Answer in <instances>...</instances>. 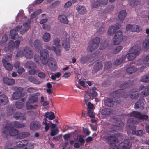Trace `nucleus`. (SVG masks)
Listing matches in <instances>:
<instances>
[{
  "label": "nucleus",
  "mask_w": 149,
  "mask_h": 149,
  "mask_svg": "<svg viewBox=\"0 0 149 149\" xmlns=\"http://www.w3.org/2000/svg\"><path fill=\"white\" fill-rule=\"evenodd\" d=\"M117 136V134L114 133L110 136H104L103 138L106 142L110 143V146L113 149H130L131 143L127 140H124L116 146L119 141Z\"/></svg>",
  "instance_id": "1"
},
{
  "label": "nucleus",
  "mask_w": 149,
  "mask_h": 149,
  "mask_svg": "<svg viewBox=\"0 0 149 149\" xmlns=\"http://www.w3.org/2000/svg\"><path fill=\"white\" fill-rule=\"evenodd\" d=\"M40 59L43 64L46 65L48 63V65L52 71H54L57 68L56 62L53 58L51 57L49 58V53L48 51L46 49L41 50L40 53Z\"/></svg>",
  "instance_id": "2"
},
{
  "label": "nucleus",
  "mask_w": 149,
  "mask_h": 149,
  "mask_svg": "<svg viewBox=\"0 0 149 149\" xmlns=\"http://www.w3.org/2000/svg\"><path fill=\"white\" fill-rule=\"evenodd\" d=\"M13 123L6 124L2 129L3 136L4 137H7L8 135V133L11 136H17L19 133L17 129H13Z\"/></svg>",
  "instance_id": "3"
},
{
  "label": "nucleus",
  "mask_w": 149,
  "mask_h": 149,
  "mask_svg": "<svg viewBox=\"0 0 149 149\" xmlns=\"http://www.w3.org/2000/svg\"><path fill=\"white\" fill-rule=\"evenodd\" d=\"M140 50L139 47L135 45L130 48L129 53L126 55V57L129 60H132L139 54Z\"/></svg>",
  "instance_id": "4"
},
{
  "label": "nucleus",
  "mask_w": 149,
  "mask_h": 149,
  "mask_svg": "<svg viewBox=\"0 0 149 149\" xmlns=\"http://www.w3.org/2000/svg\"><path fill=\"white\" fill-rule=\"evenodd\" d=\"M38 101V98L37 97L32 96L28 98L26 104V107L27 110L34 109L37 108L38 105L36 104L34 105L32 104L37 103Z\"/></svg>",
  "instance_id": "5"
},
{
  "label": "nucleus",
  "mask_w": 149,
  "mask_h": 149,
  "mask_svg": "<svg viewBox=\"0 0 149 149\" xmlns=\"http://www.w3.org/2000/svg\"><path fill=\"white\" fill-rule=\"evenodd\" d=\"M100 40V38L98 37H96L91 40L88 47V51L92 52L97 49L99 46Z\"/></svg>",
  "instance_id": "6"
},
{
  "label": "nucleus",
  "mask_w": 149,
  "mask_h": 149,
  "mask_svg": "<svg viewBox=\"0 0 149 149\" xmlns=\"http://www.w3.org/2000/svg\"><path fill=\"white\" fill-rule=\"evenodd\" d=\"M16 145L21 148L20 149H33L34 148L33 144H29L28 141L25 140L17 142Z\"/></svg>",
  "instance_id": "7"
},
{
  "label": "nucleus",
  "mask_w": 149,
  "mask_h": 149,
  "mask_svg": "<svg viewBox=\"0 0 149 149\" xmlns=\"http://www.w3.org/2000/svg\"><path fill=\"white\" fill-rule=\"evenodd\" d=\"M133 84V82L130 80L125 82L123 84H121L120 86V89L116 91L111 92V93H124V89L131 86Z\"/></svg>",
  "instance_id": "8"
},
{
  "label": "nucleus",
  "mask_w": 149,
  "mask_h": 149,
  "mask_svg": "<svg viewBox=\"0 0 149 149\" xmlns=\"http://www.w3.org/2000/svg\"><path fill=\"white\" fill-rule=\"evenodd\" d=\"M114 39L113 43L115 45H118L123 40L122 33L121 31L119 30L116 33Z\"/></svg>",
  "instance_id": "9"
},
{
  "label": "nucleus",
  "mask_w": 149,
  "mask_h": 149,
  "mask_svg": "<svg viewBox=\"0 0 149 149\" xmlns=\"http://www.w3.org/2000/svg\"><path fill=\"white\" fill-rule=\"evenodd\" d=\"M129 115L130 116H133L137 118L140 119L144 120H147L148 118L147 115H142L141 113L137 111H133L130 113Z\"/></svg>",
  "instance_id": "10"
},
{
  "label": "nucleus",
  "mask_w": 149,
  "mask_h": 149,
  "mask_svg": "<svg viewBox=\"0 0 149 149\" xmlns=\"http://www.w3.org/2000/svg\"><path fill=\"white\" fill-rule=\"evenodd\" d=\"M127 31H130L132 32H139L141 31V28L138 25L128 24L126 26Z\"/></svg>",
  "instance_id": "11"
},
{
  "label": "nucleus",
  "mask_w": 149,
  "mask_h": 149,
  "mask_svg": "<svg viewBox=\"0 0 149 149\" xmlns=\"http://www.w3.org/2000/svg\"><path fill=\"white\" fill-rule=\"evenodd\" d=\"M24 56L28 59H30L33 57V52L31 49L28 47H25L23 49Z\"/></svg>",
  "instance_id": "12"
},
{
  "label": "nucleus",
  "mask_w": 149,
  "mask_h": 149,
  "mask_svg": "<svg viewBox=\"0 0 149 149\" xmlns=\"http://www.w3.org/2000/svg\"><path fill=\"white\" fill-rule=\"evenodd\" d=\"M121 27V25L117 24L110 26L108 29V33L110 36L113 35L116 31Z\"/></svg>",
  "instance_id": "13"
},
{
  "label": "nucleus",
  "mask_w": 149,
  "mask_h": 149,
  "mask_svg": "<svg viewBox=\"0 0 149 149\" xmlns=\"http://www.w3.org/2000/svg\"><path fill=\"white\" fill-rule=\"evenodd\" d=\"M20 43V41L18 40H17L15 42L10 40L8 46V49L10 51H13L15 47H18L19 46Z\"/></svg>",
  "instance_id": "14"
},
{
  "label": "nucleus",
  "mask_w": 149,
  "mask_h": 149,
  "mask_svg": "<svg viewBox=\"0 0 149 149\" xmlns=\"http://www.w3.org/2000/svg\"><path fill=\"white\" fill-rule=\"evenodd\" d=\"M41 126V123L39 121H33L30 123V129L32 131H36L39 129Z\"/></svg>",
  "instance_id": "15"
},
{
  "label": "nucleus",
  "mask_w": 149,
  "mask_h": 149,
  "mask_svg": "<svg viewBox=\"0 0 149 149\" xmlns=\"http://www.w3.org/2000/svg\"><path fill=\"white\" fill-rule=\"evenodd\" d=\"M22 27V26L19 25L17 26L15 29H12L10 31V37L12 39H15V36L17 35V32L19 31Z\"/></svg>",
  "instance_id": "16"
},
{
  "label": "nucleus",
  "mask_w": 149,
  "mask_h": 149,
  "mask_svg": "<svg viewBox=\"0 0 149 149\" xmlns=\"http://www.w3.org/2000/svg\"><path fill=\"white\" fill-rule=\"evenodd\" d=\"M8 102L7 97L5 94L0 95V106H3L6 105Z\"/></svg>",
  "instance_id": "17"
},
{
  "label": "nucleus",
  "mask_w": 149,
  "mask_h": 149,
  "mask_svg": "<svg viewBox=\"0 0 149 149\" xmlns=\"http://www.w3.org/2000/svg\"><path fill=\"white\" fill-rule=\"evenodd\" d=\"M30 134L29 132H19L17 136V138L19 139H22L29 137Z\"/></svg>",
  "instance_id": "18"
},
{
  "label": "nucleus",
  "mask_w": 149,
  "mask_h": 149,
  "mask_svg": "<svg viewBox=\"0 0 149 149\" xmlns=\"http://www.w3.org/2000/svg\"><path fill=\"white\" fill-rule=\"evenodd\" d=\"M45 47L48 50H53L58 56L61 55V49L58 48V50H57V47L56 48L54 46H50L48 45H46L45 46Z\"/></svg>",
  "instance_id": "19"
},
{
  "label": "nucleus",
  "mask_w": 149,
  "mask_h": 149,
  "mask_svg": "<svg viewBox=\"0 0 149 149\" xmlns=\"http://www.w3.org/2000/svg\"><path fill=\"white\" fill-rule=\"evenodd\" d=\"M33 45L35 48L37 50H39L42 48V43L40 40H35L34 42Z\"/></svg>",
  "instance_id": "20"
},
{
  "label": "nucleus",
  "mask_w": 149,
  "mask_h": 149,
  "mask_svg": "<svg viewBox=\"0 0 149 149\" xmlns=\"http://www.w3.org/2000/svg\"><path fill=\"white\" fill-rule=\"evenodd\" d=\"M3 81L4 84L9 85H13L15 83V81L14 79H9L7 77H4Z\"/></svg>",
  "instance_id": "21"
},
{
  "label": "nucleus",
  "mask_w": 149,
  "mask_h": 149,
  "mask_svg": "<svg viewBox=\"0 0 149 149\" xmlns=\"http://www.w3.org/2000/svg\"><path fill=\"white\" fill-rule=\"evenodd\" d=\"M13 117L16 120L20 119L22 121L26 120V119L22 113L18 112H16L13 115Z\"/></svg>",
  "instance_id": "22"
},
{
  "label": "nucleus",
  "mask_w": 149,
  "mask_h": 149,
  "mask_svg": "<svg viewBox=\"0 0 149 149\" xmlns=\"http://www.w3.org/2000/svg\"><path fill=\"white\" fill-rule=\"evenodd\" d=\"M25 68L30 69H35L36 68V64L31 61H29L25 63L24 65Z\"/></svg>",
  "instance_id": "23"
},
{
  "label": "nucleus",
  "mask_w": 149,
  "mask_h": 149,
  "mask_svg": "<svg viewBox=\"0 0 149 149\" xmlns=\"http://www.w3.org/2000/svg\"><path fill=\"white\" fill-rule=\"evenodd\" d=\"M58 19L61 23L66 24H68V20L65 15H59L58 17Z\"/></svg>",
  "instance_id": "24"
},
{
  "label": "nucleus",
  "mask_w": 149,
  "mask_h": 149,
  "mask_svg": "<svg viewBox=\"0 0 149 149\" xmlns=\"http://www.w3.org/2000/svg\"><path fill=\"white\" fill-rule=\"evenodd\" d=\"M76 9L77 10L78 12L80 14L83 15L86 12V10L84 6L79 5L76 7Z\"/></svg>",
  "instance_id": "25"
},
{
  "label": "nucleus",
  "mask_w": 149,
  "mask_h": 149,
  "mask_svg": "<svg viewBox=\"0 0 149 149\" xmlns=\"http://www.w3.org/2000/svg\"><path fill=\"white\" fill-rule=\"evenodd\" d=\"M137 70V68L134 66H130L126 69V72L129 74H132L135 72Z\"/></svg>",
  "instance_id": "26"
},
{
  "label": "nucleus",
  "mask_w": 149,
  "mask_h": 149,
  "mask_svg": "<svg viewBox=\"0 0 149 149\" xmlns=\"http://www.w3.org/2000/svg\"><path fill=\"white\" fill-rule=\"evenodd\" d=\"M2 62L3 65L7 70H11L12 69V65L7 63L5 60H2Z\"/></svg>",
  "instance_id": "27"
},
{
  "label": "nucleus",
  "mask_w": 149,
  "mask_h": 149,
  "mask_svg": "<svg viewBox=\"0 0 149 149\" xmlns=\"http://www.w3.org/2000/svg\"><path fill=\"white\" fill-rule=\"evenodd\" d=\"M143 91L141 93H149V85L146 86L141 85L140 86L138 90L139 91Z\"/></svg>",
  "instance_id": "28"
},
{
  "label": "nucleus",
  "mask_w": 149,
  "mask_h": 149,
  "mask_svg": "<svg viewBox=\"0 0 149 149\" xmlns=\"http://www.w3.org/2000/svg\"><path fill=\"white\" fill-rule=\"evenodd\" d=\"M102 67V62L101 61L97 62L94 65V70L95 71H97L101 69Z\"/></svg>",
  "instance_id": "29"
},
{
  "label": "nucleus",
  "mask_w": 149,
  "mask_h": 149,
  "mask_svg": "<svg viewBox=\"0 0 149 149\" xmlns=\"http://www.w3.org/2000/svg\"><path fill=\"white\" fill-rule=\"evenodd\" d=\"M105 104L108 107H112L114 104V102L112 99L108 98L106 99L104 101Z\"/></svg>",
  "instance_id": "30"
},
{
  "label": "nucleus",
  "mask_w": 149,
  "mask_h": 149,
  "mask_svg": "<svg viewBox=\"0 0 149 149\" xmlns=\"http://www.w3.org/2000/svg\"><path fill=\"white\" fill-rule=\"evenodd\" d=\"M126 15V12L125 10H123L119 13L118 17L121 21H122Z\"/></svg>",
  "instance_id": "31"
},
{
  "label": "nucleus",
  "mask_w": 149,
  "mask_h": 149,
  "mask_svg": "<svg viewBox=\"0 0 149 149\" xmlns=\"http://www.w3.org/2000/svg\"><path fill=\"white\" fill-rule=\"evenodd\" d=\"M12 89L14 91L13 93H23L22 92L24 91L23 88L18 86H13L12 88Z\"/></svg>",
  "instance_id": "32"
},
{
  "label": "nucleus",
  "mask_w": 149,
  "mask_h": 149,
  "mask_svg": "<svg viewBox=\"0 0 149 149\" xmlns=\"http://www.w3.org/2000/svg\"><path fill=\"white\" fill-rule=\"evenodd\" d=\"M126 59L125 56L123 55L119 59H117L114 61V63L115 65H118L121 64L124 61H125Z\"/></svg>",
  "instance_id": "33"
},
{
  "label": "nucleus",
  "mask_w": 149,
  "mask_h": 149,
  "mask_svg": "<svg viewBox=\"0 0 149 149\" xmlns=\"http://www.w3.org/2000/svg\"><path fill=\"white\" fill-rule=\"evenodd\" d=\"M12 123H13V125H14V127L17 128H23L25 126L24 123H20L17 121H15Z\"/></svg>",
  "instance_id": "34"
},
{
  "label": "nucleus",
  "mask_w": 149,
  "mask_h": 149,
  "mask_svg": "<svg viewBox=\"0 0 149 149\" xmlns=\"http://www.w3.org/2000/svg\"><path fill=\"white\" fill-rule=\"evenodd\" d=\"M143 104L144 103L143 100H139L135 103L134 106L136 108H141V107H143Z\"/></svg>",
  "instance_id": "35"
},
{
  "label": "nucleus",
  "mask_w": 149,
  "mask_h": 149,
  "mask_svg": "<svg viewBox=\"0 0 149 149\" xmlns=\"http://www.w3.org/2000/svg\"><path fill=\"white\" fill-rule=\"evenodd\" d=\"M132 134L138 136H141L144 134V132L142 130H141L137 131L133 130L132 131Z\"/></svg>",
  "instance_id": "36"
},
{
  "label": "nucleus",
  "mask_w": 149,
  "mask_h": 149,
  "mask_svg": "<svg viewBox=\"0 0 149 149\" xmlns=\"http://www.w3.org/2000/svg\"><path fill=\"white\" fill-rule=\"evenodd\" d=\"M62 45L63 47L65 49L66 51L69 50V49L70 47V43L69 41L67 40L63 41Z\"/></svg>",
  "instance_id": "37"
},
{
  "label": "nucleus",
  "mask_w": 149,
  "mask_h": 149,
  "mask_svg": "<svg viewBox=\"0 0 149 149\" xmlns=\"http://www.w3.org/2000/svg\"><path fill=\"white\" fill-rule=\"evenodd\" d=\"M8 40V36L6 34H4L2 36L1 40L0 42V45L1 46L4 45Z\"/></svg>",
  "instance_id": "38"
},
{
  "label": "nucleus",
  "mask_w": 149,
  "mask_h": 149,
  "mask_svg": "<svg viewBox=\"0 0 149 149\" xmlns=\"http://www.w3.org/2000/svg\"><path fill=\"white\" fill-rule=\"evenodd\" d=\"M42 38L45 42H49L50 38V34L48 33H45L43 36Z\"/></svg>",
  "instance_id": "39"
},
{
  "label": "nucleus",
  "mask_w": 149,
  "mask_h": 149,
  "mask_svg": "<svg viewBox=\"0 0 149 149\" xmlns=\"http://www.w3.org/2000/svg\"><path fill=\"white\" fill-rule=\"evenodd\" d=\"M111 109L108 108H105L103 109L101 113L102 115H109L111 113Z\"/></svg>",
  "instance_id": "40"
},
{
  "label": "nucleus",
  "mask_w": 149,
  "mask_h": 149,
  "mask_svg": "<svg viewBox=\"0 0 149 149\" xmlns=\"http://www.w3.org/2000/svg\"><path fill=\"white\" fill-rule=\"evenodd\" d=\"M22 102H17L15 103V105L16 108L19 109H21L22 108L24 105L23 101L24 100V98L22 99Z\"/></svg>",
  "instance_id": "41"
},
{
  "label": "nucleus",
  "mask_w": 149,
  "mask_h": 149,
  "mask_svg": "<svg viewBox=\"0 0 149 149\" xmlns=\"http://www.w3.org/2000/svg\"><path fill=\"white\" fill-rule=\"evenodd\" d=\"M137 123L136 119L134 118H131L128 119L127 121V125L136 124Z\"/></svg>",
  "instance_id": "42"
},
{
  "label": "nucleus",
  "mask_w": 149,
  "mask_h": 149,
  "mask_svg": "<svg viewBox=\"0 0 149 149\" xmlns=\"http://www.w3.org/2000/svg\"><path fill=\"white\" fill-rule=\"evenodd\" d=\"M53 43L56 46V48L57 47V49H61V46L60 45H59V43L60 42V40L58 38L55 39L53 40ZM58 50V49H57Z\"/></svg>",
  "instance_id": "43"
},
{
  "label": "nucleus",
  "mask_w": 149,
  "mask_h": 149,
  "mask_svg": "<svg viewBox=\"0 0 149 149\" xmlns=\"http://www.w3.org/2000/svg\"><path fill=\"white\" fill-rule=\"evenodd\" d=\"M95 94H85V98L84 99V100L86 104H87V103L88 102L89 100L91 99V95H93Z\"/></svg>",
  "instance_id": "44"
},
{
  "label": "nucleus",
  "mask_w": 149,
  "mask_h": 149,
  "mask_svg": "<svg viewBox=\"0 0 149 149\" xmlns=\"http://www.w3.org/2000/svg\"><path fill=\"white\" fill-rule=\"evenodd\" d=\"M143 45L144 48L146 49L149 48V36L147 37L146 39L144 42Z\"/></svg>",
  "instance_id": "45"
},
{
  "label": "nucleus",
  "mask_w": 149,
  "mask_h": 149,
  "mask_svg": "<svg viewBox=\"0 0 149 149\" xmlns=\"http://www.w3.org/2000/svg\"><path fill=\"white\" fill-rule=\"evenodd\" d=\"M90 58L85 56L81 57L80 59V62L83 64L86 63L88 61H89Z\"/></svg>",
  "instance_id": "46"
},
{
  "label": "nucleus",
  "mask_w": 149,
  "mask_h": 149,
  "mask_svg": "<svg viewBox=\"0 0 149 149\" xmlns=\"http://www.w3.org/2000/svg\"><path fill=\"white\" fill-rule=\"evenodd\" d=\"M141 81L144 82H148L149 81V74L142 77Z\"/></svg>",
  "instance_id": "47"
},
{
  "label": "nucleus",
  "mask_w": 149,
  "mask_h": 149,
  "mask_svg": "<svg viewBox=\"0 0 149 149\" xmlns=\"http://www.w3.org/2000/svg\"><path fill=\"white\" fill-rule=\"evenodd\" d=\"M12 143L9 141H8L5 144V149H15V148H11Z\"/></svg>",
  "instance_id": "48"
},
{
  "label": "nucleus",
  "mask_w": 149,
  "mask_h": 149,
  "mask_svg": "<svg viewBox=\"0 0 149 149\" xmlns=\"http://www.w3.org/2000/svg\"><path fill=\"white\" fill-rule=\"evenodd\" d=\"M24 94H13L12 97L13 100H17Z\"/></svg>",
  "instance_id": "49"
},
{
  "label": "nucleus",
  "mask_w": 149,
  "mask_h": 149,
  "mask_svg": "<svg viewBox=\"0 0 149 149\" xmlns=\"http://www.w3.org/2000/svg\"><path fill=\"white\" fill-rule=\"evenodd\" d=\"M112 99L114 102L117 104L119 103L120 102V98L118 95H116L115 97L112 98Z\"/></svg>",
  "instance_id": "50"
},
{
  "label": "nucleus",
  "mask_w": 149,
  "mask_h": 149,
  "mask_svg": "<svg viewBox=\"0 0 149 149\" xmlns=\"http://www.w3.org/2000/svg\"><path fill=\"white\" fill-rule=\"evenodd\" d=\"M123 47L121 46H119L117 47L113 51V53L114 54H116L122 50Z\"/></svg>",
  "instance_id": "51"
},
{
  "label": "nucleus",
  "mask_w": 149,
  "mask_h": 149,
  "mask_svg": "<svg viewBox=\"0 0 149 149\" xmlns=\"http://www.w3.org/2000/svg\"><path fill=\"white\" fill-rule=\"evenodd\" d=\"M112 63L111 62L108 61L105 64L104 69H107L111 68L112 67Z\"/></svg>",
  "instance_id": "52"
},
{
  "label": "nucleus",
  "mask_w": 149,
  "mask_h": 149,
  "mask_svg": "<svg viewBox=\"0 0 149 149\" xmlns=\"http://www.w3.org/2000/svg\"><path fill=\"white\" fill-rule=\"evenodd\" d=\"M144 63L147 65H149V54L146 56L143 60Z\"/></svg>",
  "instance_id": "53"
},
{
  "label": "nucleus",
  "mask_w": 149,
  "mask_h": 149,
  "mask_svg": "<svg viewBox=\"0 0 149 149\" xmlns=\"http://www.w3.org/2000/svg\"><path fill=\"white\" fill-rule=\"evenodd\" d=\"M139 94H130L129 95L131 99H136L139 97Z\"/></svg>",
  "instance_id": "54"
},
{
  "label": "nucleus",
  "mask_w": 149,
  "mask_h": 149,
  "mask_svg": "<svg viewBox=\"0 0 149 149\" xmlns=\"http://www.w3.org/2000/svg\"><path fill=\"white\" fill-rule=\"evenodd\" d=\"M24 55V50L19 51L17 53L16 56L17 57H22Z\"/></svg>",
  "instance_id": "55"
},
{
  "label": "nucleus",
  "mask_w": 149,
  "mask_h": 149,
  "mask_svg": "<svg viewBox=\"0 0 149 149\" xmlns=\"http://www.w3.org/2000/svg\"><path fill=\"white\" fill-rule=\"evenodd\" d=\"M71 134L68 133L65 134L63 137L64 139L66 141H68L69 139L71 137Z\"/></svg>",
  "instance_id": "56"
},
{
  "label": "nucleus",
  "mask_w": 149,
  "mask_h": 149,
  "mask_svg": "<svg viewBox=\"0 0 149 149\" xmlns=\"http://www.w3.org/2000/svg\"><path fill=\"white\" fill-rule=\"evenodd\" d=\"M30 22H24L23 24V26L25 27V29H27V30H29L30 28Z\"/></svg>",
  "instance_id": "57"
},
{
  "label": "nucleus",
  "mask_w": 149,
  "mask_h": 149,
  "mask_svg": "<svg viewBox=\"0 0 149 149\" xmlns=\"http://www.w3.org/2000/svg\"><path fill=\"white\" fill-rule=\"evenodd\" d=\"M38 76L42 79L45 78L46 77V74L45 73L43 72H39L38 73Z\"/></svg>",
  "instance_id": "58"
},
{
  "label": "nucleus",
  "mask_w": 149,
  "mask_h": 149,
  "mask_svg": "<svg viewBox=\"0 0 149 149\" xmlns=\"http://www.w3.org/2000/svg\"><path fill=\"white\" fill-rule=\"evenodd\" d=\"M50 26L46 24H43L42 25V28L45 30L49 31L50 29Z\"/></svg>",
  "instance_id": "59"
},
{
  "label": "nucleus",
  "mask_w": 149,
  "mask_h": 149,
  "mask_svg": "<svg viewBox=\"0 0 149 149\" xmlns=\"http://www.w3.org/2000/svg\"><path fill=\"white\" fill-rule=\"evenodd\" d=\"M127 126L128 127V129L132 131L134 130H136V127L133 124H128L127 125Z\"/></svg>",
  "instance_id": "60"
},
{
  "label": "nucleus",
  "mask_w": 149,
  "mask_h": 149,
  "mask_svg": "<svg viewBox=\"0 0 149 149\" xmlns=\"http://www.w3.org/2000/svg\"><path fill=\"white\" fill-rule=\"evenodd\" d=\"M88 116L91 118H93L95 117L93 115L92 111L91 109H89L88 111Z\"/></svg>",
  "instance_id": "61"
},
{
  "label": "nucleus",
  "mask_w": 149,
  "mask_h": 149,
  "mask_svg": "<svg viewBox=\"0 0 149 149\" xmlns=\"http://www.w3.org/2000/svg\"><path fill=\"white\" fill-rule=\"evenodd\" d=\"M27 91L28 92L30 93H31L36 91V88H34L33 87H30L28 88Z\"/></svg>",
  "instance_id": "62"
},
{
  "label": "nucleus",
  "mask_w": 149,
  "mask_h": 149,
  "mask_svg": "<svg viewBox=\"0 0 149 149\" xmlns=\"http://www.w3.org/2000/svg\"><path fill=\"white\" fill-rule=\"evenodd\" d=\"M28 80L29 81L33 83H34L36 82L35 78L31 76L28 77Z\"/></svg>",
  "instance_id": "63"
},
{
  "label": "nucleus",
  "mask_w": 149,
  "mask_h": 149,
  "mask_svg": "<svg viewBox=\"0 0 149 149\" xmlns=\"http://www.w3.org/2000/svg\"><path fill=\"white\" fill-rule=\"evenodd\" d=\"M25 71V70L23 68L19 67L18 69L17 72L19 74H21Z\"/></svg>",
  "instance_id": "64"
}]
</instances>
